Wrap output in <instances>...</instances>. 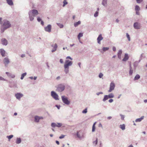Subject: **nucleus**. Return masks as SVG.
<instances>
[{"instance_id": "f257e3e1", "label": "nucleus", "mask_w": 147, "mask_h": 147, "mask_svg": "<svg viewBox=\"0 0 147 147\" xmlns=\"http://www.w3.org/2000/svg\"><path fill=\"white\" fill-rule=\"evenodd\" d=\"M38 14V11L37 10L33 9L30 11L28 12V15L30 20L31 21H33L34 17Z\"/></svg>"}, {"instance_id": "f03ea898", "label": "nucleus", "mask_w": 147, "mask_h": 147, "mask_svg": "<svg viewBox=\"0 0 147 147\" xmlns=\"http://www.w3.org/2000/svg\"><path fill=\"white\" fill-rule=\"evenodd\" d=\"M55 87L56 88V91L59 92L63 91L65 88V85L62 84H59L56 86Z\"/></svg>"}, {"instance_id": "7ed1b4c3", "label": "nucleus", "mask_w": 147, "mask_h": 147, "mask_svg": "<svg viewBox=\"0 0 147 147\" xmlns=\"http://www.w3.org/2000/svg\"><path fill=\"white\" fill-rule=\"evenodd\" d=\"M3 26L8 28L11 27V24L7 20H4L3 21Z\"/></svg>"}, {"instance_id": "20e7f679", "label": "nucleus", "mask_w": 147, "mask_h": 147, "mask_svg": "<svg viewBox=\"0 0 147 147\" xmlns=\"http://www.w3.org/2000/svg\"><path fill=\"white\" fill-rule=\"evenodd\" d=\"M62 101L63 103L65 104L68 105L70 104V102L69 101L67 98L65 96H61Z\"/></svg>"}, {"instance_id": "39448f33", "label": "nucleus", "mask_w": 147, "mask_h": 147, "mask_svg": "<svg viewBox=\"0 0 147 147\" xmlns=\"http://www.w3.org/2000/svg\"><path fill=\"white\" fill-rule=\"evenodd\" d=\"M51 95L55 100H59L58 95L55 91H52L51 92Z\"/></svg>"}, {"instance_id": "423d86ee", "label": "nucleus", "mask_w": 147, "mask_h": 147, "mask_svg": "<svg viewBox=\"0 0 147 147\" xmlns=\"http://www.w3.org/2000/svg\"><path fill=\"white\" fill-rule=\"evenodd\" d=\"M73 64V62L68 60H67L65 62V64H64V67L69 68V66H71Z\"/></svg>"}, {"instance_id": "0eeeda50", "label": "nucleus", "mask_w": 147, "mask_h": 147, "mask_svg": "<svg viewBox=\"0 0 147 147\" xmlns=\"http://www.w3.org/2000/svg\"><path fill=\"white\" fill-rule=\"evenodd\" d=\"M134 27L135 29H140L141 28V26L140 23L138 22H136L134 23Z\"/></svg>"}, {"instance_id": "6e6552de", "label": "nucleus", "mask_w": 147, "mask_h": 147, "mask_svg": "<svg viewBox=\"0 0 147 147\" xmlns=\"http://www.w3.org/2000/svg\"><path fill=\"white\" fill-rule=\"evenodd\" d=\"M23 94L20 93H18L16 94L15 95V96L16 98L19 100H20L21 98L23 97Z\"/></svg>"}, {"instance_id": "1a4fd4ad", "label": "nucleus", "mask_w": 147, "mask_h": 147, "mask_svg": "<svg viewBox=\"0 0 147 147\" xmlns=\"http://www.w3.org/2000/svg\"><path fill=\"white\" fill-rule=\"evenodd\" d=\"M3 63L5 65V67L7 66L8 64L10 62L9 59L7 57L3 59Z\"/></svg>"}, {"instance_id": "9d476101", "label": "nucleus", "mask_w": 147, "mask_h": 147, "mask_svg": "<svg viewBox=\"0 0 147 147\" xmlns=\"http://www.w3.org/2000/svg\"><path fill=\"white\" fill-rule=\"evenodd\" d=\"M115 87V84L113 82H111L110 85L109 89L108 91L109 92H111L113 90Z\"/></svg>"}, {"instance_id": "9b49d317", "label": "nucleus", "mask_w": 147, "mask_h": 147, "mask_svg": "<svg viewBox=\"0 0 147 147\" xmlns=\"http://www.w3.org/2000/svg\"><path fill=\"white\" fill-rule=\"evenodd\" d=\"M51 26L50 24H49L46 27L44 28V30L46 32H51Z\"/></svg>"}, {"instance_id": "f8f14e48", "label": "nucleus", "mask_w": 147, "mask_h": 147, "mask_svg": "<svg viewBox=\"0 0 147 147\" xmlns=\"http://www.w3.org/2000/svg\"><path fill=\"white\" fill-rule=\"evenodd\" d=\"M62 125V124L60 123H51V126L52 127H61Z\"/></svg>"}, {"instance_id": "ddd939ff", "label": "nucleus", "mask_w": 147, "mask_h": 147, "mask_svg": "<svg viewBox=\"0 0 147 147\" xmlns=\"http://www.w3.org/2000/svg\"><path fill=\"white\" fill-rule=\"evenodd\" d=\"M34 121L35 122L38 123L39 122V120L41 119H43V117H40L38 116H35L34 117Z\"/></svg>"}, {"instance_id": "4468645a", "label": "nucleus", "mask_w": 147, "mask_h": 147, "mask_svg": "<svg viewBox=\"0 0 147 147\" xmlns=\"http://www.w3.org/2000/svg\"><path fill=\"white\" fill-rule=\"evenodd\" d=\"M103 39V38L102 36V34H99L97 38V42L99 44H101L100 41L102 40Z\"/></svg>"}, {"instance_id": "2eb2a0df", "label": "nucleus", "mask_w": 147, "mask_h": 147, "mask_svg": "<svg viewBox=\"0 0 147 147\" xmlns=\"http://www.w3.org/2000/svg\"><path fill=\"white\" fill-rule=\"evenodd\" d=\"M0 53L2 57H5V56L6 52L3 49H0Z\"/></svg>"}, {"instance_id": "dca6fc26", "label": "nucleus", "mask_w": 147, "mask_h": 147, "mask_svg": "<svg viewBox=\"0 0 147 147\" xmlns=\"http://www.w3.org/2000/svg\"><path fill=\"white\" fill-rule=\"evenodd\" d=\"M2 44L6 46L8 44V42L5 38H3L1 40Z\"/></svg>"}, {"instance_id": "f3484780", "label": "nucleus", "mask_w": 147, "mask_h": 147, "mask_svg": "<svg viewBox=\"0 0 147 147\" xmlns=\"http://www.w3.org/2000/svg\"><path fill=\"white\" fill-rule=\"evenodd\" d=\"M5 73L9 77L11 78H14L15 77V76L14 74H12L11 73L8 72H6Z\"/></svg>"}, {"instance_id": "a211bd4d", "label": "nucleus", "mask_w": 147, "mask_h": 147, "mask_svg": "<svg viewBox=\"0 0 147 147\" xmlns=\"http://www.w3.org/2000/svg\"><path fill=\"white\" fill-rule=\"evenodd\" d=\"M51 46L53 47V49L51 50V52H54L56 50L57 48V45L56 43H55L54 46L52 45H51Z\"/></svg>"}, {"instance_id": "6ab92c4d", "label": "nucleus", "mask_w": 147, "mask_h": 147, "mask_svg": "<svg viewBox=\"0 0 147 147\" xmlns=\"http://www.w3.org/2000/svg\"><path fill=\"white\" fill-rule=\"evenodd\" d=\"M129 58V57L128 54L127 53H125L124 55V57L123 59H122V61H126Z\"/></svg>"}, {"instance_id": "aec40b11", "label": "nucleus", "mask_w": 147, "mask_h": 147, "mask_svg": "<svg viewBox=\"0 0 147 147\" xmlns=\"http://www.w3.org/2000/svg\"><path fill=\"white\" fill-rule=\"evenodd\" d=\"M7 3L10 6H12L13 5V3L12 0H6Z\"/></svg>"}, {"instance_id": "412c9836", "label": "nucleus", "mask_w": 147, "mask_h": 147, "mask_svg": "<svg viewBox=\"0 0 147 147\" xmlns=\"http://www.w3.org/2000/svg\"><path fill=\"white\" fill-rule=\"evenodd\" d=\"M76 135L77 137L80 139H82L84 138V136L83 135H81L79 133L78 131H77Z\"/></svg>"}, {"instance_id": "4be33fe9", "label": "nucleus", "mask_w": 147, "mask_h": 147, "mask_svg": "<svg viewBox=\"0 0 147 147\" xmlns=\"http://www.w3.org/2000/svg\"><path fill=\"white\" fill-rule=\"evenodd\" d=\"M107 0H102V4L105 7L107 6Z\"/></svg>"}, {"instance_id": "5701e85b", "label": "nucleus", "mask_w": 147, "mask_h": 147, "mask_svg": "<svg viewBox=\"0 0 147 147\" xmlns=\"http://www.w3.org/2000/svg\"><path fill=\"white\" fill-rule=\"evenodd\" d=\"M144 116H142L140 118L137 119L135 121L136 122H140L142 120H143L144 119Z\"/></svg>"}, {"instance_id": "b1692460", "label": "nucleus", "mask_w": 147, "mask_h": 147, "mask_svg": "<svg viewBox=\"0 0 147 147\" xmlns=\"http://www.w3.org/2000/svg\"><path fill=\"white\" fill-rule=\"evenodd\" d=\"M21 142V140L20 138H17L16 141V143L17 144H20Z\"/></svg>"}, {"instance_id": "393cba45", "label": "nucleus", "mask_w": 147, "mask_h": 147, "mask_svg": "<svg viewBox=\"0 0 147 147\" xmlns=\"http://www.w3.org/2000/svg\"><path fill=\"white\" fill-rule=\"evenodd\" d=\"M64 71L65 73L67 74L69 72V68L64 67Z\"/></svg>"}, {"instance_id": "a878e982", "label": "nucleus", "mask_w": 147, "mask_h": 147, "mask_svg": "<svg viewBox=\"0 0 147 147\" xmlns=\"http://www.w3.org/2000/svg\"><path fill=\"white\" fill-rule=\"evenodd\" d=\"M96 122H94V124L92 125V132H94L95 131V128H96L95 124H96Z\"/></svg>"}, {"instance_id": "bb28decb", "label": "nucleus", "mask_w": 147, "mask_h": 147, "mask_svg": "<svg viewBox=\"0 0 147 147\" xmlns=\"http://www.w3.org/2000/svg\"><path fill=\"white\" fill-rule=\"evenodd\" d=\"M139 62V61H136L134 62V66L135 69H136V67L137 66Z\"/></svg>"}, {"instance_id": "cd10ccee", "label": "nucleus", "mask_w": 147, "mask_h": 147, "mask_svg": "<svg viewBox=\"0 0 147 147\" xmlns=\"http://www.w3.org/2000/svg\"><path fill=\"white\" fill-rule=\"evenodd\" d=\"M140 78V76L138 74H137L134 77V80H137L139 79Z\"/></svg>"}, {"instance_id": "c85d7f7f", "label": "nucleus", "mask_w": 147, "mask_h": 147, "mask_svg": "<svg viewBox=\"0 0 147 147\" xmlns=\"http://www.w3.org/2000/svg\"><path fill=\"white\" fill-rule=\"evenodd\" d=\"M81 24V21H79L75 23L74 24V26L75 27H76L78 25L80 24Z\"/></svg>"}, {"instance_id": "c756f323", "label": "nucleus", "mask_w": 147, "mask_h": 147, "mask_svg": "<svg viewBox=\"0 0 147 147\" xmlns=\"http://www.w3.org/2000/svg\"><path fill=\"white\" fill-rule=\"evenodd\" d=\"M125 125L124 124L120 125V128H121L123 130H124L125 129Z\"/></svg>"}, {"instance_id": "7c9ffc66", "label": "nucleus", "mask_w": 147, "mask_h": 147, "mask_svg": "<svg viewBox=\"0 0 147 147\" xmlns=\"http://www.w3.org/2000/svg\"><path fill=\"white\" fill-rule=\"evenodd\" d=\"M109 98H113L114 97V96L112 93H110L109 95H107Z\"/></svg>"}, {"instance_id": "2f4dec72", "label": "nucleus", "mask_w": 147, "mask_h": 147, "mask_svg": "<svg viewBox=\"0 0 147 147\" xmlns=\"http://www.w3.org/2000/svg\"><path fill=\"white\" fill-rule=\"evenodd\" d=\"M109 99L107 95H105L104 96V98L103 99V101L105 102L106 100H108Z\"/></svg>"}, {"instance_id": "473e14b6", "label": "nucleus", "mask_w": 147, "mask_h": 147, "mask_svg": "<svg viewBox=\"0 0 147 147\" xmlns=\"http://www.w3.org/2000/svg\"><path fill=\"white\" fill-rule=\"evenodd\" d=\"M26 74H27L26 72L22 74L21 75V76L20 78V79L21 80H23L24 76L26 75Z\"/></svg>"}, {"instance_id": "72a5a7b5", "label": "nucleus", "mask_w": 147, "mask_h": 147, "mask_svg": "<svg viewBox=\"0 0 147 147\" xmlns=\"http://www.w3.org/2000/svg\"><path fill=\"white\" fill-rule=\"evenodd\" d=\"M7 29V28H6L4 27H3V26H2V27H1V33L3 32H4V31Z\"/></svg>"}, {"instance_id": "f704fd0d", "label": "nucleus", "mask_w": 147, "mask_h": 147, "mask_svg": "<svg viewBox=\"0 0 147 147\" xmlns=\"http://www.w3.org/2000/svg\"><path fill=\"white\" fill-rule=\"evenodd\" d=\"M83 36V33H80L79 34L78 36V39H80V37H82Z\"/></svg>"}, {"instance_id": "c9c22d12", "label": "nucleus", "mask_w": 147, "mask_h": 147, "mask_svg": "<svg viewBox=\"0 0 147 147\" xmlns=\"http://www.w3.org/2000/svg\"><path fill=\"white\" fill-rule=\"evenodd\" d=\"M98 143V139L97 138H96V140L95 141H94L93 142V145L95 146Z\"/></svg>"}, {"instance_id": "e433bc0d", "label": "nucleus", "mask_w": 147, "mask_h": 147, "mask_svg": "<svg viewBox=\"0 0 147 147\" xmlns=\"http://www.w3.org/2000/svg\"><path fill=\"white\" fill-rule=\"evenodd\" d=\"M135 10L136 11H139L140 10V8L139 7L138 5H136L135 6Z\"/></svg>"}, {"instance_id": "4c0bfd02", "label": "nucleus", "mask_w": 147, "mask_h": 147, "mask_svg": "<svg viewBox=\"0 0 147 147\" xmlns=\"http://www.w3.org/2000/svg\"><path fill=\"white\" fill-rule=\"evenodd\" d=\"M57 25L60 28H62L63 27V24H61L60 23H57Z\"/></svg>"}, {"instance_id": "58836bf2", "label": "nucleus", "mask_w": 147, "mask_h": 147, "mask_svg": "<svg viewBox=\"0 0 147 147\" xmlns=\"http://www.w3.org/2000/svg\"><path fill=\"white\" fill-rule=\"evenodd\" d=\"M63 7H64V6H65V5H67L68 3L67 2V1L66 0H64L63 1Z\"/></svg>"}, {"instance_id": "ea45409f", "label": "nucleus", "mask_w": 147, "mask_h": 147, "mask_svg": "<svg viewBox=\"0 0 147 147\" xmlns=\"http://www.w3.org/2000/svg\"><path fill=\"white\" fill-rule=\"evenodd\" d=\"M109 49V48L108 47H104L102 48V51L104 52H105L106 51L108 50Z\"/></svg>"}, {"instance_id": "a19ab883", "label": "nucleus", "mask_w": 147, "mask_h": 147, "mask_svg": "<svg viewBox=\"0 0 147 147\" xmlns=\"http://www.w3.org/2000/svg\"><path fill=\"white\" fill-rule=\"evenodd\" d=\"M120 116H121V118L122 120H124V118L125 117L124 115L120 114Z\"/></svg>"}, {"instance_id": "79ce46f5", "label": "nucleus", "mask_w": 147, "mask_h": 147, "mask_svg": "<svg viewBox=\"0 0 147 147\" xmlns=\"http://www.w3.org/2000/svg\"><path fill=\"white\" fill-rule=\"evenodd\" d=\"M133 73V70L132 69H130L129 71V75L130 76H131L132 75Z\"/></svg>"}, {"instance_id": "37998d69", "label": "nucleus", "mask_w": 147, "mask_h": 147, "mask_svg": "<svg viewBox=\"0 0 147 147\" xmlns=\"http://www.w3.org/2000/svg\"><path fill=\"white\" fill-rule=\"evenodd\" d=\"M126 36L128 38V40L129 41H130V37L129 35L128 34V33H127L126 34Z\"/></svg>"}, {"instance_id": "c03bdc74", "label": "nucleus", "mask_w": 147, "mask_h": 147, "mask_svg": "<svg viewBox=\"0 0 147 147\" xmlns=\"http://www.w3.org/2000/svg\"><path fill=\"white\" fill-rule=\"evenodd\" d=\"M13 135H10L9 136H7V138L9 140L13 138Z\"/></svg>"}, {"instance_id": "a18cd8bd", "label": "nucleus", "mask_w": 147, "mask_h": 147, "mask_svg": "<svg viewBox=\"0 0 147 147\" xmlns=\"http://www.w3.org/2000/svg\"><path fill=\"white\" fill-rule=\"evenodd\" d=\"M98 11H96L94 15V16L95 17H97L98 16Z\"/></svg>"}, {"instance_id": "49530a36", "label": "nucleus", "mask_w": 147, "mask_h": 147, "mask_svg": "<svg viewBox=\"0 0 147 147\" xmlns=\"http://www.w3.org/2000/svg\"><path fill=\"white\" fill-rule=\"evenodd\" d=\"M87 109L86 108L84 110L82 111V113H87Z\"/></svg>"}, {"instance_id": "de8ad7c7", "label": "nucleus", "mask_w": 147, "mask_h": 147, "mask_svg": "<svg viewBox=\"0 0 147 147\" xmlns=\"http://www.w3.org/2000/svg\"><path fill=\"white\" fill-rule=\"evenodd\" d=\"M0 80L7 81V80H6V79H4V78H3L2 77L0 76Z\"/></svg>"}, {"instance_id": "09e8293b", "label": "nucleus", "mask_w": 147, "mask_h": 147, "mask_svg": "<svg viewBox=\"0 0 147 147\" xmlns=\"http://www.w3.org/2000/svg\"><path fill=\"white\" fill-rule=\"evenodd\" d=\"M136 2L138 3H141L143 1V0H136Z\"/></svg>"}, {"instance_id": "8fccbe9b", "label": "nucleus", "mask_w": 147, "mask_h": 147, "mask_svg": "<svg viewBox=\"0 0 147 147\" xmlns=\"http://www.w3.org/2000/svg\"><path fill=\"white\" fill-rule=\"evenodd\" d=\"M103 75L102 73H100L99 74L98 76L100 78H101L103 76Z\"/></svg>"}, {"instance_id": "3c124183", "label": "nucleus", "mask_w": 147, "mask_h": 147, "mask_svg": "<svg viewBox=\"0 0 147 147\" xmlns=\"http://www.w3.org/2000/svg\"><path fill=\"white\" fill-rule=\"evenodd\" d=\"M37 20L38 22H40L42 21V20L41 18H40L39 17H37Z\"/></svg>"}, {"instance_id": "603ef678", "label": "nucleus", "mask_w": 147, "mask_h": 147, "mask_svg": "<svg viewBox=\"0 0 147 147\" xmlns=\"http://www.w3.org/2000/svg\"><path fill=\"white\" fill-rule=\"evenodd\" d=\"M65 136V135H61V136L59 137V138L60 139L63 138Z\"/></svg>"}, {"instance_id": "864d4df0", "label": "nucleus", "mask_w": 147, "mask_h": 147, "mask_svg": "<svg viewBox=\"0 0 147 147\" xmlns=\"http://www.w3.org/2000/svg\"><path fill=\"white\" fill-rule=\"evenodd\" d=\"M143 54H142L140 57V59L139 60V62H140L141 60L142 59V58L143 57Z\"/></svg>"}, {"instance_id": "5fc2aeb1", "label": "nucleus", "mask_w": 147, "mask_h": 147, "mask_svg": "<svg viewBox=\"0 0 147 147\" xmlns=\"http://www.w3.org/2000/svg\"><path fill=\"white\" fill-rule=\"evenodd\" d=\"M103 93L102 92H100L98 93H97L96 94L98 96L100 94H102Z\"/></svg>"}, {"instance_id": "6e6d98bb", "label": "nucleus", "mask_w": 147, "mask_h": 147, "mask_svg": "<svg viewBox=\"0 0 147 147\" xmlns=\"http://www.w3.org/2000/svg\"><path fill=\"white\" fill-rule=\"evenodd\" d=\"M66 59H71V60H72V58H71L70 57V56H67V57H66Z\"/></svg>"}, {"instance_id": "4d7b16f0", "label": "nucleus", "mask_w": 147, "mask_h": 147, "mask_svg": "<svg viewBox=\"0 0 147 147\" xmlns=\"http://www.w3.org/2000/svg\"><path fill=\"white\" fill-rule=\"evenodd\" d=\"M60 62L61 63H63V60L62 59H60Z\"/></svg>"}, {"instance_id": "13d9d810", "label": "nucleus", "mask_w": 147, "mask_h": 147, "mask_svg": "<svg viewBox=\"0 0 147 147\" xmlns=\"http://www.w3.org/2000/svg\"><path fill=\"white\" fill-rule=\"evenodd\" d=\"M61 78V77L60 76H57L56 78V79L57 80H59Z\"/></svg>"}, {"instance_id": "bf43d9fd", "label": "nucleus", "mask_w": 147, "mask_h": 147, "mask_svg": "<svg viewBox=\"0 0 147 147\" xmlns=\"http://www.w3.org/2000/svg\"><path fill=\"white\" fill-rule=\"evenodd\" d=\"M113 100L112 99H109V102H110V103H111L113 101Z\"/></svg>"}, {"instance_id": "052dcab7", "label": "nucleus", "mask_w": 147, "mask_h": 147, "mask_svg": "<svg viewBox=\"0 0 147 147\" xmlns=\"http://www.w3.org/2000/svg\"><path fill=\"white\" fill-rule=\"evenodd\" d=\"M55 106L58 109H59L60 108V106L58 105H56Z\"/></svg>"}, {"instance_id": "680f3d73", "label": "nucleus", "mask_w": 147, "mask_h": 147, "mask_svg": "<svg viewBox=\"0 0 147 147\" xmlns=\"http://www.w3.org/2000/svg\"><path fill=\"white\" fill-rule=\"evenodd\" d=\"M113 51H115L116 50V48L115 47H113Z\"/></svg>"}, {"instance_id": "e2e57ef3", "label": "nucleus", "mask_w": 147, "mask_h": 147, "mask_svg": "<svg viewBox=\"0 0 147 147\" xmlns=\"http://www.w3.org/2000/svg\"><path fill=\"white\" fill-rule=\"evenodd\" d=\"M21 57L22 58H23V57H25V54H22L21 56Z\"/></svg>"}, {"instance_id": "0e129e2a", "label": "nucleus", "mask_w": 147, "mask_h": 147, "mask_svg": "<svg viewBox=\"0 0 147 147\" xmlns=\"http://www.w3.org/2000/svg\"><path fill=\"white\" fill-rule=\"evenodd\" d=\"M41 24L42 25V26H43L44 25V22L42 21H41Z\"/></svg>"}, {"instance_id": "69168bd1", "label": "nucleus", "mask_w": 147, "mask_h": 147, "mask_svg": "<svg viewBox=\"0 0 147 147\" xmlns=\"http://www.w3.org/2000/svg\"><path fill=\"white\" fill-rule=\"evenodd\" d=\"M98 126L99 127H102V124L101 123H99V125Z\"/></svg>"}, {"instance_id": "338daca9", "label": "nucleus", "mask_w": 147, "mask_h": 147, "mask_svg": "<svg viewBox=\"0 0 147 147\" xmlns=\"http://www.w3.org/2000/svg\"><path fill=\"white\" fill-rule=\"evenodd\" d=\"M78 64L79 67H80V68H81V63H80V62L78 63Z\"/></svg>"}, {"instance_id": "774afa93", "label": "nucleus", "mask_w": 147, "mask_h": 147, "mask_svg": "<svg viewBox=\"0 0 147 147\" xmlns=\"http://www.w3.org/2000/svg\"><path fill=\"white\" fill-rule=\"evenodd\" d=\"M56 144L58 145H59V142L58 141H57V140L56 141Z\"/></svg>"}]
</instances>
